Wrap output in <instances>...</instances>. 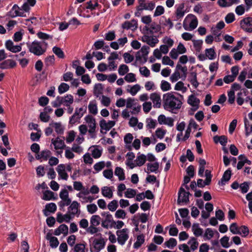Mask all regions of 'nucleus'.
<instances>
[{
    "instance_id": "nucleus-1",
    "label": "nucleus",
    "mask_w": 252,
    "mask_h": 252,
    "mask_svg": "<svg viewBox=\"0 0 252 252\" xmlns=\"http://www.w3.org/2000/svg\"><path fill=\"white\" fill-rule=\"evenodd\" d=\"M163 106L165 110L173 112L179 110L182 105V102L180 99L176 97L172 93H168L163 96Z\"/></svg>"
},
{
    "instance_id": "nucleus-2",
    "label": "nucleus",
    "mask_w": 252,
    "mask_h": 252,
    "mask_svg": "<svg viewBox=\"0 0 252 252\" xmlns=\"http://www.w3.org/2000/svg\"><path fill=\"white\" fill-rule=\"evenodd\" d=\"M29 52L34 55L40 56L43 55L46 51L48 43L45 41L34 40L32 42L26 43Z\"/></svg>"
},
{
    "instance_id": "nucleus-3",
    "label": "nucleus",
    "mask_w": 252,
    "mask_h": 252,
    "mask_svg": "<svg viewBox=\"0 0 252 252\" xmlns=\"http://www.w3.org/2000/svg\"><path fill=\"white\" fill-rule=\"evenodd\" d=\"M27 3L25 2L21 7H19L17 4H14L11 10L10 11V15L11 17L14 18L17 16L26 17L25 13L29 12L31 7Z\"/></svg>"
},
{
    "instance_id": "nucleus-4",
    "label": "nucleus",
    "mask_w": 252,
    "mask_h": 252,
    "mask_svg": "<svg viewBox=\"0 0 252 252\" xmlns=\"http://www.w3.org/2000/svg\"><path fill=\"white\" fill-rule=\"evenodd\" d=\"M183 25L185 30L192 31L197 26V19L194 15L189 14L184 19Z\"/></svg>"
},
{
    "instance_id": "nucleus-5",
    "label": "nucleus",
    "mask_w": 252,
    "mask_h": 252,
    "mask_svg": "<svg viewBox=\"0 0 252 252\" xmlns=\"http://www.w3.org/2000/svg\"><path fill=\"white\" fill-rule=\"evenodd\" d=\"M129 229L127 228L118 230L116 231L118 243L122 246L124 245L129 238Z\"/></svg>"
},
{
    "instance_id": "nucleus-6",
    "label": "nucleus",
    "mask_w": 252,
    "mask_h": 252,
    "mask_svg": "<svg viewBox=\"0 0 252 252\" xmlns=\"http://www.w3.org/2000/svg\"><path fill=\"white\" fill-rule=\"evenodd\" d=\"M101 216L104 218L101 220V225L105 229H109L113 227V218L109 212H103L101 213Z\"/></svg>"
},
{
    "instance_id": "nucleus-7",
    "label": "nucleus",
    "mask_w": 252,
    "mask_h": 252,
    "mask_svg": "<svg viewBox=\"0 0 252 252\" xmlns=\"http://www.w3.org/2000/svg\"><path fill=\"white\" fill-rule=\"evenodd\" d=\"M84 120L89 127L88 132L92 135L91 137L94 138L93 135L94 134L96 129V121L95 118L92 115H88L85 117Z\"/></svg>"
},
{
    "instance_id": "nucleus-8",
    "label": "nucleus",
    "mask_w": 252,
    "mask_h": 252,
    "mask_svg": "<svg viewBox=\"0 0 252 252\" xmlns=\"http://www.w3.org/2000/svg\"><path fill=\"white\" fill-rule=\"evenodd\" d=\"M69 205L67 213L71 215L73 218L75 216L78 217L80 214V204L76 201H73Z\"/></svg>"
},
{
    "instance_id": "nucleus-9",
    "label": "nucleus",
    "mask_w": 252,
    "mask_h": 252,
    "mask_svg": "<svg viewBox=\"0 0 252 252\" xmlns=\"http://www.w3.org/2000/svg\"><path fill=\"white\" fill-rule=\"evenodd\" d=\"M105 244V241L103 238L94 239L92 243L91 248L92 252H100L104 248Z\"/></svg>"
},
{
    "instance_id": "nucleus-10",
    "label": "nucleus",
    "mask_w": 252,
    "mask_h": 252,
    "mask_svg": "<svg viewBox=\"0 0 252 252\" xmlns=\"http://www.w3.org/2000/svg\"><path fill=\"white\" fill-rule=\"evenodd\" d=\"M56 171L58 174V180H62L67 181L68 179V175L66 171V165L64 164H60L56 168Z\"/></svg>"
},
{
    "instance_id": "nucleus-11",
    "label": "nucleus",
    "mask_w": 252,
    "mask_h": 252,
    "mask_svg": "<svg viewBox=\"0 0 252 252\" xmlns=\"http://www.w3.org/2000/svg\"><path fill=\"white\" fill-rule=\"evenodd\" d=\"M149 51L150 48L149 46H142L141 49L137 52L136 59L144 62H147Z\"/></svg>"
},
{
    "instance_id": "nucleus-12",
    "label": "nucleus",
    "mask_w": 252,
    "mask_h": 252,
    "mask_svg": "<svg viewBox=\"0 0 252 252\" xmlns=\"http://www.w3.org/2000/svg\"><path fill=\"white\" fill-rule=\"evenodd\" d=\"M225 27V23L223 21H220L216 25L213 26L211 28V32L213 35L217 37L220 36L222 31Z\"/></svg>"
},
{
    "instance_id": "nucleus-13",
    "label": "nucleus",
    "mask_w": 252,
    "mask_h": 252,
    "mask_svg": "<svg viewBox=\"0 0 252 252\" xmlns=\"http://www.w3.org/2000/svg\"><path fill=\"white\" fill-rule=\"evenodd\" d=\"M240 25L241 27L246 32H252V17H247L242 19Z\"/></svg>"
},
{
    "instance_id": "nucleus-14",
    "label": "nucleus",
    "mask_w": 252,
    "mask_h": 252,
    "mask_svg": "<svg viewBox=\"0 0 252 252\" xmlns=\"http://www.w3.org/2000/svg\"><path fill=\"white\" fill-rule=\"evenodd\" d=\"M99 124L101 132L102 130L107 131L115 125L116 121L109 120L107 121L102 119L99 121Z\"/></svg>"
},
{
    "instance_id": "nucleus-15",
    "label": "nucleus",
    "mask_w": 252,
    "mask_h": 252,
    "mask_svg": "<svg viewBox=\"0 0 252 252\" xmlns=\"http://www.w3.org/2000/svg\"><path fill=\"white\" fill-rule=\"evenodd\" d=\"M187 103L192 107L193 110L196 111L199 108L200 100L194 94H192L188 96Z\"/></svg>"
},
{
    "instance_id": "nucleus-16",
    "label": "nucleus",
    "mask_w": 252,
    "mask_h": 252,
    "mask_svg": "<svg viewBox=\"0 0 252 252\" xmlns=\"http://www.w3.org/2000/svg\"><path fill=\"white\" fill-rule=\"evenodd\" d=\"M150 98L152 100L154 108H159L161 106V99L159 93H153L150 95Z\"/></svg>"
},
{
    "instance_id": "nucleus-17",
    "label": "nucleus",
    "mask_w": 252,
    "mask_h": 252,
    "mask_svg": "<svg viewBox=\"0 0 252 252\" xmlns=\"http://www.w3.org/2000/svg\"><path fill=\"white\" fill-rule=\"evenodd\" d=\"M139 6L143 10L152 11L155 7V3L146 0H139Z\"/></svg>"
},
{
    "instance_id": "nucleus-18",
    "label": "nucleus",
    "mask_w": 252,
    "mask_h": 252,
    "mask_svg": "<svg viewBox=\"0 0 252 252\" xmlns=\"http://www.w3.org/2000/svg\"><path fill=\"white\" fill-rule=\"evenodd\" d=\"M89 151L90 152L93 158L97 159L101 156L103 149L99 146L94 145L89 148Z\"/></svg>"
},
{
    "instance_id": "nucleus-19",
    "label": "nucleus",
    "mask_w": 252,
    "mask_h": 252,
    "mask_svg": "<svg viewBox=\"0 0 252 252\" xmlns=\"http://www.w3.org/2000/svg\"><path fill=\"white\" fill-rule=\"evenodd\" d=\"M189 195L188 191H186L183 188H181L178 193V203H187L189 201Z\"/></svg>"
},
{
    "instance_id": "nucleus-20",
    "label": "nucleus",
    "mask_w": 252,
    "mask_h": 252,
    "mask_svg": "<svg viewBox=\"0 0 252 252\" xmlns=\"http://www.w3.org/2000/svg\"><path fill=\"white\" fill-rule=\"evenodd\" d=\"M158 122L160 125H167L170 127L174 126V119L171 117H166L164 115H160L158 119Z\"/></svg>"
},
{
    "instance_id": "nucleus-21",
    "label": "nucleus",
    "mask_w": 252,
    "mask_h": 252,
    "mask_svg": "<svg viewBox=\"0 0 252 252\" xmlns=\"http://www.w3.org/2000/svg\"><path fill=\"white\" fill-rule=\"evenodd\" d=\"M142 41L147 43L152 47H155L158 42V40L156 36L144 35L142 37Z\"/></svg>"
},
{
    "instance_id": "nucleus-22",
    "label": "nucleus",
    "mask_w": 252,
    "mask_h": 252,
    "mask_svg": "<svg viewBox=\"0 0 252 252\" xmlns=\"http://www.w3.org/2000/svg\"><path fill=\"white\" fill-rule=\"evenodd\" d=\"M5 46L6 48L13 53H17L20 52L22 50V46L14 45V43L11 40H8L5 42Z\"/></svg>"
},
{
    "instance_id": "nucleus-23",
    "label": "nucleus",
    "mask_w": 252,
    "mask_h": 252,
    "mask_svg": "<svg viewBox=\"0 0 252 252\" xmlns=\"http://www.w3.org/2000/svg\"><path fill=\"white\" fill-rule=\"evenodd\" d=\"M51 143L53 145L56 150H63L66 147L63 139H61L58 137L55 139H52Z\"/></svg>"
},
{
    "instance_id": "nucleus-24",
    "label": "nucleus",
    "mask_w": 252,
    "mask_h": 252,
    "mask_svg": "<svg viewBox=\"0 0 252 252\" xmlns=\"http://www.w3.org/2000/svg\"><path fill=\"white\" fill-rule=\"evenodd\" d=\"M122 28L123 29L130 30L134 31L137 28V21L133 19L130 21H126L122 24Z\"/></svg>"
},
{
    "instance_id": "nucleus-25",
    "label": "nucleus",
    "mask_w": 252,
    "mask_h": 252,
    "mask_svg": "<svg viewBox=\"0 0 252 252\" xmlns=\"http://www.w3.org/2000/svg\"><path fill=\"white\" fill-rule=\"evenodd\" d=\"M58 99H60L62 104L65 106L71 105L74 101L73 96L71 94H67L64 96H58Z\"/></svg>"
},
{
    "instance_id": "nucleus-26",
    "label": "nucleus",
    "mask_w": 252,
    "mask_h": 252,
    "mask_svg": "<svg viewBox=\"0 0 252 252\" xmlns=\"http://www.w3.org/2000/svg\"><path fill=\"white\" fill-rule=\"evenodd\" d=\"M240 0H218V4L221 7H228L239 3Z\"/></svg>"
},
{
    "instance_id": "nucleus-27",
    "label": "nucleus",
    "mask_w": 252,
    "mask_h": 252,
    "mask_svg": "<svg viewBox=\"0 0 252 252\" xmlns=\"http://www.w3.org/2000/svg\"><path fill=\"white\" fill-rule=\"evenodd\" d=\"M146 161V157L144 154L139 152L134 160L135 167L136 166H141L143 165Z\"/></svg>"
},
{
    "instance_id": "nucleus-28",
    "label": "nucleus",
    "mask_w": 252,
    "mask_h": 252,
    "mask_svg": "<svg viewBox=\"0 0 252 252\" xmlns=\"http://www.w3.org/2000/svg\"><path fill=\"white\" fill-rule=\"evenodd\" d=\"M73 219L71 215L67 212L64 215H62L61 213H58L57 217V221L59 223H62L63 222H69L70 221Z\"/></svg>"
},
{
    "instance_id": "nucleus-29",
    "label": "nucleus",
    "mask_w": 252,
    "mask_h": 252,
    "mask_svg": "<svg viewBox=\"0 0 252 252\" xmlns=\"http://www.w3.org/2000/svg\"><path fill=\"white\" fill-rule=\"evenodd\" d=\"M68 232V227L65 224H61L54 231V235L59 236L61 234H63L64 236L67 235Z\"/></svg>"
},
{
    "instance_id": "nucleus-30",
    "label": "nucleus",
    "mask_w": 252,
    "mask_h": 252,
    "mask_svg": "<svg viewBox=\"0 0 252 252\" xmlns=\"http://www.w3.org/2000/svg\"><path fill=\"white\" fill-rule=\"evenodd\" d=\"M126 164L130 169L135 168L134 160H133L135 158L134 154L132 152H128L126 154Z\"/></svg>"
},
{
    "instance_id": "nucleus-31",
    "label": "nucleus",
    "mask_w": 252,
    "mask_h": 252,
    "mask_svg": "<svg viewBox=\"0 0 252 252\" xmlns=\"http://www.w3.org/2000/svg\"><path fill=\"white\" fill-rule=\"evenodd\" d=\"M141 89V87L140 85L136 84L134 85H127L126 90L131 95L134 96L140 91Z\"/></svg>"
},
{
    "instance_id": "nucleus-32",
    "label": "nucleus",
    "mask_w": 252,
    "mask_h": 252,
    "mask_svg": "<svg viewBox=\"0 0 252 252\" xmlns=\"http://www.w3.org/2000/svg\"><path fill=\"white\" fill-rule=\"evenodd\" d=\"M113 187L104 186L101 188L102 195L109 199L112 198L113 196Z\"/></svg>"
},
{
    "instance_id": "nucleus-33",
    "label": "nucleus",
    "mask_w": 252,
    "mask_h": 252,
    "mask_svg": "<svg viewBox=\"0 0 252 252\" xmlns=\"http://www.w3.org/2000/svg\"><path fill=\"white\" fill-rule=\"evenodd\" d=\"M49 126L54 128L57 133L62 134L64 131V127L61 122H52L49 124Z\"/></svg>"
},
{
    "instance_id": "nucleus-34",
    "label": "nucleus",
    "mask_w": 252,
    "mask_h": 252,
    "mask_svg": "<svg viewBox=\"0 0 252 252\" xmlns=\"http://www.w3.org/2000/svg\"><path fill=\"white\" fill-rule=\"evenodd\" d=\"M148 173L150 172L157 173L158 172L159 163L158 161L148 163L147 164Z\"/></svg>"
},
{
    "instance_id": "nucleus-35",
    "label": "nucleus",
    "mask_w": 252,
    "mask_h": 252,
    "mask_svg": "<svg viewBox=\"0 0 252 252\" xmlns=\"http://www.w3.org/2000/svg\"><path fill=\"white\" fill-rule=\"evenodd\" d=\"M16 65V63L14 61L8 59L0 63V68L8 69L14 67Z\"/></svg>"
},
{
    "instance_id": "nucleus-36",
    "label": "nucleus",
    "mask_w": 252,
    "mask_h": 252,
    "mask_svg": "<svg viewBox=\"0 0 252 252\" xmlns=\"http://www.w3.org/2000/svg\"><path fill=\"white\" fill-rule=\"evenodd\" d=\"M46 239L49 241L50 246L52 248H57L59 244L58 238L53 236L52 234L49 233H47L46 235Z\"/></svg>"
},
{
    "instance_id": "nucleus-37",
    "label": "nucleus",
    "mask_w": 252,
    "mask_h": 252,
    "mask_svg": "<svg viewBox=\"0 0 252 252\" xmlns=\"http://www.w3.org/2000/svg\"><path fill=\"white\" fill-rule=\"evenodd\" d=\"M88 107L89 111L91 114L94 115H96L97 114V104L95 100L90 101Z\"/></svg>"
},
{
    "instance_id": "nucleus-38",
    "label": "nucleus",
    "mask_w": 252,
    "mask_h": 252,
    "mask_svg": "<svg viewBox=\"0 0 252 252\" xmlns=\"http://www.w3.org/2000/svg\"><path fill=\"white\" fill-rule=\"evenodd\" d=\"M104 87L102 84H95L94 87L93 94L96 97L100 96L103 94Z\"/></svg>"
},
{
    "instance_id": "nucleus-39",
    "label": "nucleus",
    "mask_w": 252,
    "mask_h": 252,
    "mask_svg": "<svg viewBox=\"0 0 252 252\" xmlns=\"http://www.w3.org/2000/svg\"><path fill=\"white\" fill-rule=\"evenodd\" d=\"M51 154V152L49 150H44L38 154L36 156V159H40L41 161L46 160L50 157Z\"/></svg>"
},
{
    "instance_id": "nucleus-40",
    "label": "nucleus",
    "mask_w": 252,
    "mask_h": 252,
    "mask_svg": "<svg viewBox=\"0 0 252 252\" xmlns=\"http://www.w3.org/2000/svg\"><path fill=\"white\" fill-rule=\"evenodd\" d=\"M231 176V170L230 169L226 170L223 175L222 176V178L221 179L220 181L219 182V184L221 185H223L225 184V183L228 181Z\"/></svg>"
},
{
    "instance_id": "nucleus-41",
    "label": "nucleus",
    "mask_w": 252,
    "mask_h": 252,
    "mask_svg": "<svg viewBox=\"0 0 252 252\" xmlns=\"http://www.w3.org/2000/svg\"><path fill=\"white\" fill-rule=\"evenodd\" d=\"M188 80L195 89L198 87L199 83L197 80V75L195 72H191L190 74V76L188 78Z\"/></svg>"
},
{
    "instance_id": "nucleus-42",
    "label": "nucleus",
    "mask_w": 252,
    "mask_h": 252,
    "mask_svg": "<svg viewBox=\"0 0 252 252\" xmlns=\"http://www.w3.org/2000/svg\"><path fill=\"white\" fill-rule=\"evenodd\" d=\"M219 235V233L216 231H214L212 229L208 228L206 229L204 234V239L205 240H210L214 236V234Z\"/></svg>"
},
{
    "instance_id": "nucleus-43",
    "label": "nucleus",
    "mask_w": 252,
    "mask_h": 252,
    "mask_svg": "<svg viewBox=\"0 0 252 252\" xmlns=\"http://www.w3.org/2000/svg\"><path fill=\"white\" fill-rule=\"evenodd\" d=\"M205 55L207 58L210 60L215 59L217 57V54L215 51L214 47L206 49Z\"/></svg>"
},
{
    "instance_id": "nucleus-44",
    "label": "nucleus",
    "mask_w": 252,
    "mask_h": 252,
    "mask_svg": "<svg viewBox=\"0 0 252 252\" xmlns=\"http://www.w3.org/2000/svg\"><path fill=\"white\" fill-rule=\"evenodd\" d=\"M214 141L216 143H220L222 146H225L227 143V138L224 135L215 136L214 137Z\"/></svg>"
},
{
    "instance_id": "nucleus-45",
    "label": "nucleus",
    "mask_w": 252,
    "mask_h": 252,
    "mask_svg": "<svg viewBox=\"0 0 252 252\" xmlns=\"http://www.w3.org/2000/svg\"><path fill=\"white\" fill-rule=\"evenodd\" d=\"M57 210V206L54 203H50L46 204L45 206V210L44 211V213L46 216H48L49 214L47 212L50 213H54Z\"/></svg>"
},
{
    "instance_id": "nucleus-46",
    "label": "nucleus",
    "mask_w": 252,
    "mask_h": 252,
    "mask_svg": "<svg viewBox=\"0 0 252 252\" xmlns=\"http://www.w3.org/2000/svg\"><path fill=\"white\" fill-rule=\"evenodd\" d=\"M184 6L183 4L179 5L176 10V20L182 19L185 15Z\"/></svg>"
},
{
    "instance_id": "nucleus-47",
    "label": "nucleus",
    "mask_w": 252,
    "mask_h": 252,
    "mask_svg": "<svg viewBox=\"0 0 252 252\" xmlns=\"http://www.w3.org/2000/svg\"><path fill=\"white\" fill-rule=\"evenodd\" d=\"M115 175L118 177L120 181H124L126 179L124 170L120 167H117L115 168Z\"/></svg>"
},
{
    "instance_id": "nucleus-48",
    "label": "nucleus",
    "mask_w": 252,
    "mask_h": 252,
    "mask_svg": "<svg viewBox=\"0 0 252 252\" xmlns=\"http://www.w3.org/2000/svg\"><path fill=\"white\" fill-rule=\"evenodd\" d=\"M188 245L192 251L196 250L198 247V242L194 237L191 238L188 242Z\"/></svg>"
},
{
    "instance_id": "nucleus-49",
    "label": "nucleus",
    "mask_w": 252,
    "mask_h": 252,
    "mask_svg": "<svg viewBox=\"0 0 252 252\" xmlns=\"http://www.w3.org/2000/svg\"><path fill=\"white\" fill-rule=\"evenodd\" d=\"M192 230L193 234L197 237L200 236L203 234V229L200 227L198 223L193 224Z\"/></svg>"
},
{
    "instance_id": "nucleus-50",
    "label": "nucleus",
    "mask_w": 252,
    "mask_h": 252,
    "mask_svg": "<svg viewBox=\"0 0 252 252\" xmlns=\"http://www.w3.org/2000/svg\"><path fill=\"white\" fill-rule=\"evenodd\" d=\"M174 90L180 91L182 93H185L187 91V87L185 86V84L182 81H179L175 85Z\"/></svg>"
},
{
    "instance_id": "nucleus-51",
    "label": "nucleus",
    "mask_w": 252,
    "mask_h": 252,
    "mask_svg": "<svg viewBox=\"0 0 252 252\" xmlns=\"http://www.w3.org/2000/svg\"><path fill=\"white\" fill-rule=\"evenodd\" d=\"M36 35L37 37L39 39L43 40V41L48 40H52L53 38V36L52 35H50L42 32H38Z\"/></svg>"
},
{
    "instance_id": "nucleus-52",
    "label": "nucleus",
    "mask_w": 252,
    "mask_h": 252,
    "mask_svg": "<svg viewBox=\"0 0 252 252\" xmlns=\"http://www.w3.org/2000/svg\"><path fill=\"white\" fill-rule=\"evenodd\" d=\"M145 238L143 234H140L137 236L136 240L133 244V247L135 249H138L144 243Z\"/></svg>"
},
{
    "instance_id": "nucleus-53",
    "label": "nucleus",
    "mask_w": 252,
    "mask_h": 252,
    "mask_svg": "<svg viewBox=\"0 0 252 252\" xmlns=\"http://www.w3.org/2000/svg\"><path fill=\"white\" fill-rule=\"evenodd\" d=\"M90 224L97 226L101 222V218L98 215H93L90 218Z\"/></svg>"
},
{
    "instance_id": "nucleus-54",
    "label": "nucleus",
    "mask_w": 252,
    "mask_h": 252,
    "mask_svg": "<svg viewBox=\"0 0 252 252\" xmlns=\"http://www.w3.org/2000/svg\"><path fill=\"white\" fill-rule=\"evenodd\" d=\"M137 190L131 188H128L125 192V196L127 198H132L135 196Z\"/></svg>"
},
{
    "instance_id": "nucleus-55",
    "label": "nucleus",
    "mask_w": 252,
    "mask_h": 252,
    "mask_svg": "<svg viewBox=\"0 0 252 252\" xmlns=\"http://www.w3.org/2000/svg\"><path fill=\"white\" fill-rule=\"evenodd\" d=\"M54 193L51 190H47L43 192L42 199L44 200L49 201L54 199Z\"/></svg>"
},
{
    "instance_id": "nucleus-56",
    "label": "nucleus",
    "mask_w": 252,
    "mask_h": 252,
    "mask_svg": "<svg viewBox=\"0 0 252 252\" xmlns=\"http://www.w3.org/2000/svg\"><path fill=\"white\" fill-rule=\"evenodd\" d=\"M99 99L100 101L101 104L104 106L108 107L110 105L111 99L107 96L102 95L99 97Z\"/></svg>"
},
{
    "instance_id": "nucleus-57",
    "label": "nucleus",
    "mask_w": 252,
    "mask_h": 252,
    "mask_svg": "<svg viewBox=\"0 0 252 252\" xmlns=\"http://www.w3.org/2000/svg\"><path fill=\"white\" fill-rule=\"evenodd\" d=\"M124 79L127 83H134L137 81L136 75L133 73H127L126 74Z\"/></svg>"
},
{
    "instance_id": "nucleus-58",
    "label": "nucleus",
    "mask_w": 252,
    "mask_h": 252,
    "mask_svg": "<svg viewBox=\"0 0 252 252\" xmlns=\"http://www.w3.org/2000/svg\"><path fill=\"white\" fill-rule=\"evenodd\" d=\"M126 214L125 210L123 209H118L116 211L115 217L117 219L124 220L126 218Z\"/></svg>"
},
{
    "instance_id": "nucleus-59",
    "label": "nucleus",
    "mask_w": 252,
    "mask_h": 252,
    "mask_svg": "<svg viewBox=\"0 0 252 252\" xmlns=\"http://www.w3.org/2000/svg\"><path fill=\"white\" fill-rule=\"evenodd\" d=\"M76 132L73 130L69 131L66 137V142L67 143H72L75 139L76 137Z\"/></svg>"
},
{
    "instance_id": "nucleus-60",
    "label": "nucleus",
    "mask_w": 252,
    "mask_h": 252,
    "mask_svg": "<svg viewBox=\"0 0 252 252\" xmlns=\"http://www.w3.org/2000/svg\"><path fill=\"white\" fill-rule=\"evenodd\" d=\"M129 69L127 65L122 64L120 65L118 69V73L121 76H124V75L127 74Z\"/></svg>"
},
{
    "instance_id": "nucleus-61",
    "label": "nucleus",
    "mask_w": 252,
    "mask_h": 252,
    "mask_svg": "<svg viewBox=\"0 0 252 252\" xmlns=\"http://www.w3.org/2000/svg\"><path fill=\"white\" fill-rule=\"evenodd\" d=\"M246 10V6L243 4H240L236 7L235 12L237 15L241 16L245 13Z\"/></svg>"
},
{
    "instance_id": "nucleus-62",
    "label": "nucleus",
    "mask_w": 252,
    "mask_h": 252,
    "mask_svg": "<svg viewBox=\"0 0 252 252\" xmlns=\"http://www.w3.org/2000/svg\"><path fill=\"white\" fill-rule=\"evenodd\" d=\"M160 87L163 92L168 91L171 89L170 84L165 80H162L161 81Z\"/></svg>"
},
{
    "instance_id": "nucleus-63",
    "label": "nucleus",
    "mask_w": 252,
    "mask_h": 252,
    "mask_svg": "<svg viewBox=\"0 0 252 252\" xmlns=\"http://www.w3.org/2000/svg\"><path fill=\"white\" fill-rule=\"evenodd\" d=\"M52 51L53 53L57 56L59 58L63 59L64 57V54L63 50L59 47L54 46Z\"/></svg>"
},
{
    "instance_id": "nucleus-64",
    "label": "nucleus",
    "mask_w": 252,
    "mask_h": 252,
    "mask_svg": "<svg viewBox=\"0 0 252 252\" xmlns=\"http://www.w3.org/2000/svg\"><path fill=\"white\" fill-rule=\"evenodd\" d=\"M71 203V200L69 198H62L58 203V205L61 209H63L64 207L68 206Z\"/></svg>"
}]
</instances>
